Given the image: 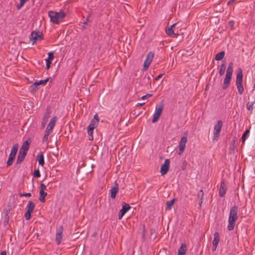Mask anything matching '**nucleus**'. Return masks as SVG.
Here are the masks:
<instances>
[{"mask_svg": "<svg viewBox=\"0 0 255 255\" xmlns=\"http://www.w3.org/2000/svg\"><path fill=\"white\" fill-rule=\"evenodd\" d=\"M49 117H50V116L48 114H46L44 116V117L43 118L42 123V126L43 127H44L46 125L47 122L48 121V119H49Z\"/></svg>", "mask_w": 255, "mask_h": 255, "instance_id": "c756f323", "label": "nucleus"}, {"mask_svg": "<svg viewBox=\"0 0 255 255\" xmlns=\"http://www.w3.org/2000/svg\"><path fill=\"white\" fill-rule=\"evenodd\" d=\"M225 55V52L224 51H221L218 53L215 57V59L216 60H220L222 59Z\"/></svg>", "mask_w": 255, "mask_h": 255, "instance_id": "c85d7f7f", "label": "nucleus"}, {"mask_svg": "<svg viewBox=\"0 0 255 255\" xmlns=\"http://www.w3.org/2000/svg\"><path fill=\"white\" fill-rule=\"evenodd\" d=\"M197 197L200 200H203L204 197V192L202 190H200L198 193Z\"/></svg>", "mask_w": 255, "mask_h": 255, "instance_id": "473e14b6", "label": "nucleus"}, {"mask_svg": "<svg viewBox=\"0 0 255 255\" xmlns=\"http://www.w3.org/2000/svg\"><path fill=\"white\" fill-rule=\"evenodd\" d=\"M131 208L129 204L125 202L123 203L122 208L120 211L118 218L119 220H121L124 215Z\"/></svg>", "mask_w": 255, "mask_h": 255, "instance_id": "9b49d317", "label": "nucleus"}, {"mask_svg": "<svg viewBox=\"0 0 255 255\" xmlns=\"http://www.w3.org/2000/svg\"><path fill=\"white\" fill-rule=\"evenodd\" d=\"M163 108V106L162 104H160L156 106L155 112L152 119V123H155L158 120L162 114Z\"/></svg>", "mask_w": 255, "mask_h": 255, "instance_id": "0eeeda50", "label": "nucleus"}, {"mask_svg": "<svg viewBox=\"0 0 255 255\" xmlns=\"http://www.w3.org/2000/svg\"><path fill=\"white\" fill-rule=\"evenodd\" d=\"M47 193L45 192L44 191L40 190L39 200L41 202H42V203L45 202V197L47 195Z\"/></svg>", "mask_w": 255, "mask_h": 255, "instance_id": "5701e85b", "label": "nucleus"}, {"mask_svg": "<svg viewBox=\"0 0 255 255\" xmlns=\"http://www.w3.org/2000/svg\"><path fill=\"white\" fill-rule=\"evenodd\" d=\"M33 175H40V172L38 170H36L34 171Z\"/></svg>", "mask_w": 255, "mask_h": 255, "instance_id": "79ce46f5", "label": "nucleus"}, {"mask_svg": "<svg viewBox=\"0 0 255 255\" xmlns=\"http://www.w3.org/2000/svg\"><path fill=\"white\" fill-rule=\"evenodd\" d=\"M220 241V237L218 232H215L214 234V240L213 241V245H214L215 248H217V247Z\"/></svg>", "mask_w": 255, "mask_h": 255, "instance_id": "412c9836", "label": "nucleus"}, {"mask_svg": "<svg viewBox=\"0 0 255 255\" xmlns=\"http://www.w3.org/2000/svg\"><path fill=\"white\" fill-rule=\"evenodd\" d=\"M88 19H86V20L83 22V24H85H85H87V23H88Z\"/></svg>", "mask_w": 255, "mask_h": 255, "instance_id": "3c124183", "label": "nucleus"}, {"mask_svg": "<svg viewBox=\"0 0 255 255\" xmlns=\"http://www.w3.org/2000/svg\"><path fill=\"white\" fill-rule=\"evenodd\" d=\"M38 163L39 165L43 166L44 163V156L42 153H41L37 156Z\"/></svg>", "mask_w": 255, "mask_h": 255, "instance_id": "a878e982", "label": "nucleus"}, {"mask_svg": "<svg viewBox=\"0 0 255 255\" xmlns=\"http://www.w3.org/2000/svg\"><path fill=\"white\" fill-rule=\"evenodd\" d=\"M65 13L62 10L59 12L50 10L48 12L50 21L56 24H59L65 17Z\"/></svg>", "mask_w": 255, "mask_h": 255, "instance_id": "f03ea898", "label": "nucleus"}, {"mask_svg": "<svg viewBox=\"0 0 255 255\" xmlns=\"http://www.w3.org/2000/svg\"><path fill=\"white\" fill-rule=\"evenodd\" d=\"M233 72V64L232 62L229 63L227 68L226 76L224 80L223 88L226 89L229 85L230 82Z\"/></svg>", "mask_w": 255, "mask_h": 255, "instance_id": "20e7f679", "label": "nucleus"}, {"mask_svg": "<svg viewBox=\"0 0 255 255\" xmlns=\"http://www.w3.org/2000/svg\"><path fill=\"white\" fill-rule=\"evenodd\" d=\"M19 195L20 197H22V196L30 197L31 196V194L30 193H20L19 194Z\"/></svg>", "mask_w": 255, "mask_h": 255, "instance_id": "c9c22d12", "label": "nucleus"}, {"mask_svg": "<svg viewBox=\"0 0 255 255\" xmlns=\"http://www.w3.org/2000/svg\"><path fill=\"white\" fill-rule=\"evenodd\" d=\"M48 58L47 59H49V60L51 61L54 59V55L52 52H49L48 53Z\"/></svg>", "mask_w": 255, "mask_h": 255, "instance_id": "4c0bfd02", "label": "nucleus"}, {"mask_svg": "<svg viewBox=\"0 0 255 255\" xmlns=\"http://www.w3.org/2000/svg\"><path fill=\"white\" fill-rule=\"evenodd\" d=\"M154 53L152 52H149L146 55V59L143 63V70H146L149 67L151 62L153 60Z\"/></svg>", "mask_w": 255, "mask_h": 255, "instance_id": "9d476101", "label": "nucleus"}, {"mask_svg": "<svg viewBox=\"0 0 255 255\" xmlns=\"http://www.w3.org/2000/svg\"><path fill=\"white\" fill-rule=\"evenodd\" d=\"M177 29L178 28L175 26V32H177V31H178Z\"/></svg>", "mask_w": 255, "mask_h": 255, "instance_id": "864d4df0", "label": "nucleus"}, {"mask_svg": "<svg viewBox=\"0 0 255 255\" xmlns=\"http://www.w3.org/2000/svg\"><path fill=\"white\" fill-rule=\"evenodd\" d=\"M63 227L62 226H60L59 228L57 230L56 233V242L57 245H60L61 243L62 237H63Z\"/></svg>", "mask_w": 255, "mask_h": 255, "instance_id": "f8f14e48", "label": "nucleus"}, {"mask_svg": "<svg viewBox=\"0 0 255 255\" xmlns=\"http://www.w3.org/2000/svg\"><path fill=\"white\" fill-rule=\"evenodd\" d=\"M49 81V78H47L43 80H40L39 81L35 82L33 84L34 87H36L39 85H44Z\"/></svg>", "mask_w": 255, "mask_h": 255, "instance_id": "393cba45", "label": "nucleus"}, {"mask_svg": "<svg viewBox=\"0 0 255 255\" xmlns=\"http://www.w3.org/2000/svg\"><path fill=\"white\" fill-rule=\"evenodd\" d=\"M56 120L57 118L56 117H54L51 119L49 124L47 127L45 133L50 134V133L52 131L54 127L55 126Z\"/></svg>", "mask_w": 255, "mask_h": 255, "instance_id": "4468645a", "label": "nucleus"}, {"mask_svg": "<svg viewBox=\"0 0 255 255\" xmlns=\"http://www.w3.org/2000/svg\"><path fill=\"white\" fill-rule=\"evenodd\" d=\"M14 207V205L12 203L9 202L6 208V210L7 212L10 211Z\"/></svg>", "mask_w": 255, "mask_h": 255, "instance_id": "2f4dec72", "label": "nucleus"}, {"mask_svg": "<svg viewBox=\"0 0 255 255\" xmlns=\"http://www.w3.org/2000/svg\"><path fill=\"white\" fill-rule=\"evenodd\" d=\"M14 158H15V157L12 156H11V155H9L8 159V161L7 162V165L8 166H9V165L12 164Z\"/></svg>", "mask_w": 255, "mask_h": 255, "instance_id": "72a5a7b5", "label": "nucleus"}, {"mask_svg": "<svg viewBox=\"0 0 255 255\" xmlns=\"http://www.w3.org/2000/svg\"><path fill=\"white\" fill-rule=\"evenodd\" d=\"M243 74L242 71L240 70L238 72L236 77V85L239 94H242L244 92V88L242 84Z\"/></svg>", "mask_w": 255, "mask_h": 255, "instance_id": "423d86ee", "label": "nucleus"}, {"mask_svg": "<svg viewBox=\"0 0 255 255\" xmlns=\"http://www.w3.org/2000/svg\"><path fill=\"white\" fill-rule=\"evenodd\" d=\"M223 126V122L221 120H219L214 128L213 140L214 141H217L218 137L220 135V133L221 131L222 127Z\"/></svg>", "mask_w": 255, "mask_h": 255, "instance_id": "39448f33", "label": "nucleus"}, {"mask_svg": "<svg viewBox=\"0 0 255 255\" xmlns=\"http://www.w3.org/2000/svg\"><path fill=\"white\" fill-rule=\"evenodd\" d=\"M35 205L32 201H29L26 207V211L24 214L26 220H29L31 218V214L34 208Z\"/></svg>", "mask_w": 255, "mask_h": 255, "instance_id": "1a4fd4ad", "label": "nucleus"}, {"mask_svg": "<svg viewBox=\"0 0 255 255\" xmlns=\"http://www.w3.org/2000/svg\"><path fill=\"white\" fill-rule=\"evenodd\" d=\"M249 133H250V130L247 129L245 131V132L243 133V134L242 136V141L243 143H245V142L246 140L247 137L248 136Z\"/></svg>", "mask_w": 255, "mask_h": 255, "instance_id": "cd10ccee", "label": "nucleus"}, {"mask_svg": "<svg viewBox=\"0 0 255 255\" xmlns=\"http://www.w3.org/2000/svg\"><path fill=\"white\" fill-rule=\"evenodd\" d=\"M26 154L19 152L18 153L17 160H16V163L19 164L22 162L24 158H25Z\"/></svg>", "mask_w": 255, "mask_h": 255, "instance_id": "b1692460", "label": "nucleus"}, {"mask_svg": "<svg viewBox=\"0 0 255 255\" xmlns=\"http://www.w3.org/2000/svg\"><path fill=\"white\" fill-rule=\"evenodd\" d=\"M247 109L249 110H252L253 109V103L249 102L247 105Z\"/></svg>", "mask_w": 255, "mask_h": 255, "instance_id": "f704fd0d", "label": "nucleus"}, {"mask_svg": "<svg viewBox=\"0 0 255 255\" xmlns=\"http://www.w3.org/2000/svg\"><path fill=\"white\" fill-rule=\"evenodd\" d=\"M235 0H230L228 2V4H230L231 3H232V2H233Z\"/></svg>", "mask_w": 255, "mask_h": 255, "instance_id": "09e8293b", "label": "nucleus"}, {"mask_svg": "<svg viewBox=\"0 0 255 255\" xmlns=\"http://www.w3.org/2000/svg\"><path fill=\"white\" fill-rule=\"evenodd\" d=\"M49 134L44 133V136L43 138V142H48V137L49 136Z\"/></svg>", "mask_w": 255, "mask_h": 255, "instance_id": "e433bc0d", "label": "nucleus"}, {"mask_svg": "<svg viewBox=\"0 0 255 255\" xmlns=\"http://www.w3.org/2000/svg\"><path fill=\"white\" fill-rule=\"evenodd\" d=\"M187 250V246L185 244H182L178 250L177 255H185Z\"/></svg>", "mask_w": 255, "mask_h": 255, "instance_id": "aec40b11", "label": "nucleus"}, {"mask_svg": "<svg viewBox=\"0 0 255 255\" xmlns=\"http://www.w3.org/2000/svg\"><path fill=\"white\" fill-rule=\"evenodd\" d=\"M183 163L186 164V161H184Z\"/></svg>", "mask_w": 255, "mask_h": 255, "instance_id": "5fc2aeb1", "label": "nucleus"}, {"mask_svg": "<svg viewBox=\"0 0 255 255\" xmlns=\"http://www.w3.org/2000/svg\"><path fill=\"white\" fill-rule=\"evenodd\" d=\"M162 74H160L158 76H157L155 78V80H159L160 78H161L162 76Z\"/></svg>", "mask_w": 255, "mask_h": 255, "instance_id": "c03bdc74", "label": "nucleus"}, {"mask_svg": "<svg viewBox=\"0 0 255 255\" xmlns=\"http://www.w3.org/2000/svg\"><path fill=\"white\" fill-rule=\"evenodd\" d=\"M99 118L97 114L94 115L93 119L91 121L90 124L87 127L88 134L90 136V140L93 139V130L96 128L99 124Z\"/></svg>", "mask_w": 255, "mask_h": 255, "instance_id": "7ed1b4c3", "label": "nucleus"}, {"mask_svg": "<svg viewBox=\"0 0 255 255\" xmlns=\"http://www.w3.org/2000/svg\"><path fill=\"white\" fill-rule=\"evenodd\" d=\"M202 203H203V200H200L199 202V205L200 208L201 207Z\"/></svg>", "mask_w": 255, "mask_h": 255, "instance_id": "49530a36", "label": "nucleus"}, {"mask_svg": "<svg viewBox=\"0 0 255 255\" xmlns=\"http://www.w3.org/2000/svg\"><path fill=\"white\" fill-rule=\"evenodd\" d=\"M119 185L117 181L115 182L114 186H113L110 189L111 197L112 199H115L116 196V194L119 190L118 188Z\"/></svg>", "mask_w": 255, "mask_h": 255, "instance_id": "f3484780", "label": "nucleus"}, {"mask_svg": "<svg viewBox=\"0 0 255 255\" xmlns=\"http://www.w3.org/2000/svg\"><path fill=\"white\" fill-rule=\"evenodd\" d=\"M45 189H46V186L44 184L41 183L40 184V190L44 191Z\"/></svg>", "mask_w": 255, "mask_h": 255, "instance_id": "a19ab883", "label": "nucleus"}, {"mask_svg": "<svg viewBox=\"0 0 255 255\" xmlns=\"http://www.w3.org/2000/svg\"><path fill=\"white\" fill-rule=\"evenodd\" d=\"M0 255H6V251H2L1 252Z\"/></svg>", "mask_w": 255, "mask_h": 255, "instance_id": "de8ad7c7", "label": "nucleus"}, {"mask_svg": "<svg viewBox=\"0 0 255 255\" xmlns=\"http://www.w3.org/2000/svg\"><path fill=\"white\" fill-rule=\"evenodd\" d=\"M24 4V3H22V2L20 1V3L19 4H18V5L17 6V8L18 9H19L22 6H23V5Z\"/></svg>", "mask_w": 255, "mask_h": 255, "instance_id": "37998d69", "label": "nucleus"}, {"mask_svg": "<svg viewBox=\"0 0 255 255\" xmlns=\"http://www.w3.org/2000/svg\"><path fill=\"white\" fill-rule=\"evenodd\" d=\"M45 61L46 63V69H48L50 67L51 62L49 59H45Z\"/></svg>", "mask_w": 255, "mask_h": 255, "instance_id": "58836bf2", "label": "nucleus"}, {"mask_svg": "<svg viewBox=\"0 0 255 255\" xmlns=\"http://www.w3.org/2000/svg\"><path fill=\"white\" fill-rule=\"evenodd\" d=\"M144 104H145V103H137V104H136V107H138V106H143V105H144Z\"/></svg>", "mask_w": 255, "mask_h": 255, "instance_id": "a18cd8bd", "label": "nucleus"}, {"mask_svg": "<svg viewBox=\"0 0 255 255\" xmlns=\"http://www.w3.org/2000/svg\"><path fill=\"white\" fill-rule=\"evenodd\" d=\"M29 144L30 142L28 140L24 142L19 152L26 154L27 152L29 149Z\"/></svg>", "mask_w": 255, "mask_h": 255, "instance_id": "6ab92c4d", "label": "nucleus"}, {"mask_svg": "<svg viewBox=\"0 0 255 255\" xmlns=\"http://www.w3.org/2000/svg\"><path fill=\"white\" fill-rule=\"evenodd\" d=\"M42 39L41 34L40 32H36L35 31L32 32L30 41L34 44L36 41H39Z\"/></svg>", "mask_w": 255, "mask_h": 255, "instance_id": "ddd939ff", "label": "nucleus"}, {"mask_svg": "<svg viewBox=\"0 0 255 255\" xmlns=\"http://www.w3.org/2000/svg\"><path fill=\"white\" fill-rule=\"evenodd\" d=\"M18 148V145L17 144H14L11 148L10 153L9 154V155H11V156H15V155L17 152V150Z\"/></svg>", "mask_w": 255, "mask_h": 255, "instance_id": "4be33fe9", "label": "nucleus"}, {"mask_svg": "<svg viewBox=\"0 0 255 255\" xmlns=\"http://www.w3.org/2000/svg\"><path fill=\"white\" fill-rule=\"evenodd\" d=\"M170 164V160L168 159H166L163 164L161 165L160 168V172L162 175L165 174L168 170L169 166Z\"/></svg>", "mask_w": 255, "mask_h": 255, "instance_id": "dca6fc26", "label": "nucleus"}, {"mask_svg": "<svg viewBox=\"0 0 255 255\" xmlns=\"http://www.w3.org/2000/svg\"><path fill=\"white\" fill-rule=\"evenodd\" d=\"M217 248H215L214 245H213V247H212V250L213 251H215L216 250Z\"/></svg>", "mask_w": 255, "mask_h": 255, "instance_id": "603ef678", "label": "nucleus"}, {"mask_svg": "<svg viewBox=\"0 0 255 255\" xmlns=\"http://www.w3.org/2000/svg\"><path fill=\"white\" fill-rule=\"evenodd\" d=\"M177 23H174L166 30V34L169 36H177L179 35L178 31L175 32V26Z\"/></svg>", "mask_w": 255, "mask_h": 255, "instance_id": "2eb2a0df", "label": "nucleus"}, {"mask_svg": "<svg viewBox=\"0 0 255 255\" xmlns=\"http://www.w3.org/2000/svg\"><path fill=\"white\" fill-rule=\"evenodd\" d=\"M151 94H146V95H144V96H142V97H141V99H142V100H145V99H146L148 98L149 97H151Z\"/></svg>", "mask_w": 255, "mask_h": 255, "instance_id": "ea45409f", "label": "nucleus"}, {"mask_svg": "<svg viewBox=\"0 0 255 255\" xmlns=\"http://www.w3.org/2000/svg\"><path fill=\"white\" fill-rule=\"evenodd\" d=\"M225 70H226L225 65L224 64H222L220 66V71H219V74L220 76H222L224 74V73L225 72Z\"/></svg>", "mask_w": 255, "mask_h": 255, "instance_id": "7c9ffc66", "label": "nucleus"}, {"mask_svg": "<svg viewBox=\"0 0 255 255\" xmlns=\"http://www.w3.org/2000/svg\"><path fill=\"white\" fill-rule=\"evenodd\" d=\"M226 190H227V187H226V184L225 183V181L224 180H222L221 181V182L220 184V186L219 191L220 196L222 197H224L226 193Z\"/></svg>", "mask_w": 255, "mask_h": 255, "instance_id": "a211bd4d", "label": "nucleus"}, {"mask_svg": "<svg viewBox=\"0 0 255 255\" xmlns=\"http://www.w3.org/2000/svg\"><path fill=\"white\" fill-rule=\"evenodd\" d=\"M175 199H173L170 201H168L166 202V209L168 210H170L171 209L173 204L174 203Z\"/></svg>", "mask_w": 255, "mask_h": 255, "instance_id": "bb28decb", "label": "nucleus"}, {"mask_svg": "<svg viewBox=\"0 0 255 255\" xmlns=\"http://www.w3.org/2000/svg\"><path fill=\"white\" fill-rule=\"evenodd\" d=\"M28 0H20V1L22 2V3H25Z\"/></svg>", "mask_w": 255, "mask_h": 255, "instance_id": "8fccbe9b", "label": "nucleus"}, {"mask_svg": "<svg viewBox=\"0 0 255 255\" xmlns=\"http://www.w3.org/2000/svg\"><path fill=\"white\" fill-rule=\"evenodd\" d=\"M187 142V134L185 133L184 135H183L181 138V140L179 143V151H178V154L181 155L184 150L186 146V144Z\"/></svg>", "mask_w": 255, "mask_h": 255, "instance_id": "6e6552de", "label": "nucleus"}, {"mask_svg": "<svg viewBox=\"0 0 255 255\" xmlns=\"http://www.w3.org/2000/svg\"><path fill=\"white\" fill-rule=\"evenodd\" d=\"M238 212L237 206H234L231 208L227 227L229 231H232L234 228L236 221L238 219Z\"/></svg>", "mask_w": 255, "mask_h": 255, "instance_id": "f257e3e1", "label": "nucleus"}]
</instances>
